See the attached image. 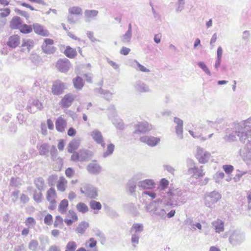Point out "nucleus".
Returning <instances> with one entry per match:
<instances>
[{"label":"nucleus","instance_id":"obj_33","mask_svg":"<svg viewBox=\"0 0 251 251\" xmlns=\"http://www.w3.org/2000/svg\"><path fill=\"white\" fill-rule=\"evenodd\" d=\"M136 176H134L129 180L127 184V189L130 194H133L135 191L136 188Z\"/></svg>","mask_w":251,"mask_h":251},{"label":"nucleus","instance_id":"obj_48","mask_svg":"<svg viewBox=\"0 0 251 251\" xmlns=\"http://www.w3.org/2000/svg\"><path fill=\"white\" fill-rule=\"evenodd\" d=\"M76 207L77 210L82 213H85L89 210L88 206L84 203L81 202L78 203Z\"/></svg>","mask_w":251,"mask_h":251},{"label":"nucleus","instance_id":"obj_52","mask_svg":"<svg viewBox=\"0 0 251 251\" xmlns=\"http://www.w3.org/2000/svg\"><path fill=\"white\" fill-rule=\"evenodd\" d=\"M113 124L118 129L124 128V124L122 120L119 118H114L112 119Z\"/></svg>","mask_w":251,"mask_h":251},{"label":"nucleus","instance_id":"obj_61","mask_svg":"<svg viewBox=\"0 0 251 251\" xmlns=\"http://www.w3.org/2000/svg\"><path fill=\"white\" fill-rule=\"evenodd\" d=\"M22 185L19 178L12 177L10 180V185L14 187H19Z\"/></svg>","mask_w":251,"mask_h":251},{"label":"nucleus","instance_id":"obj_45","mask_svg":"<svg viewBox=\"0 0 251 251\" xmlns=\"http://www.w3.org/2000/svg\"><path fill=\"white\" fill-rule=\"evenodd\" d=\"M115 146L113 144H109L107 146V149L103 153L102 156L106 158L108 156L111 155L114 151Z\"/></svg>","mask_w":251,"mask_h":251},{"label":"nucleus","instance_id":"obj_9","mask_svg":"<svg viewBox=\"0 0 251 251\" xmlns=\"http://www.w3.org/2000/svg\"><path fill=\"white\" fill-rule=\"evenodd\" d=\"M151 128V125L147 122H138L134 126V130L133 133L135 134H144L150 131Z\"/></svg>","mask_w":251,"mask_h":251},{"label":"nucleus","instance_id":"obj_5","mask_svg":"<svg viewBox=\"0 0 251 251\" xmlns=\"http://www.w3.org/2000/svg\"><path fill=\"white\" fill-rule=\"evenodd\" d=\"M244 235L237 230H234L231 233L229 237V242L232 246L240 245L244 241Z\"/></svg>","mask_w":251,"mask_h":251},{"label":"nucleus","instance_id":"obj_30","mask_svg":"<svg viewBox=\"0 0 251 251\" xmlns=\"http://www.w3.org/2000/svg\"><path fill=\"white\" fill-rule=\"evenodd\" d=\"M92 139L96 143H101L103 139L101 132L98 129H94L91 132Z\"/></svg>","mask_w":251,"mask_h":251},{"label":"nucleus","instance_id":"obj_40","mask_svg":"<svg viewBox=\"0 0 251 251\" xmlns=\"http://www.w3.org/2000/svg\"><path fill=\"white\" fill-rule=\"evenodd\" d=\"M64 53L68 57L70 58H73L77 55V52L75 50L69 46L67 47L64 51Z\"/></svg>","mask_w":251,"mask_h":251},{"label":"nucleus","instance_id":"obj_4","mask_svg":"<svg viewBox=\"0 0 251 251\" xmlns=\"http://www.w3.org/2000/svg\"><path fill=\"white\" fill-rule=\"evenodd\" d=\"M93 155V152L88 150H81L78 152H74L71 156V160L73 161H88Z\"/></svg>","mask_w":251,"mask_h":251},{"label":"nucleus","instance_id":"obj_21","mask_svg":"<svg viewBox=\"0 0 251 251\" xmlns=\"http://www.w3.org/2000/svg\"><path fill=\"white\" fill-rule=\"evenodd\" d=\"M134 88L135 90L139 93H148L151 92L149 86L141 80L137 81L135 83Z\"/></svg>","mask_w":251,"mask_h":251},{"label":"nucleus","instance_id":"obj_27","mask_svg":"<svg viewBox=\"0 0 251 251\" xmlns=\"http://www.w3.org/2000/svg\"><path fill=\"white\" fill-rule=\"evenodd\" d=\"M213 227L217 233H220L224 230V223L220 219H217L211 223Z\"/></svg>","mask_w":251,"mask_h":251},{"label":"nucleus","instance_id":"obj_7","mask_svg":"<svg viewBox=\"0 0 251 251\" xmlns=\"http://www.w3.org/2000/svg\"><path fill=\"white\" fill-rule=\"evenodd\" d=\"M195 156L200 163L205 164L209 161L211 154L202 148L198 147L197 148Z\"/></svg>","mask_w":251,"mask_h":251},{"label":"nucleus","instance_id":"obj_28","mask_svg":"<svg viewBox=\"0 0 251 251\" xmlns=\"http://www.w3.org/2000/svg\"><path fill=\"white\" fill-rule=\"evenodd\" d=\"M144 230V225L142 223H134L130 229L131 234H135L140 235Z\"/></svg>","mask_w":251,"mask_h":251},{"label":"nucleus","instance_id":"obj_12","mask_svg":"<svg viewBox=\"0 0 251 251\" xmlns=\"http://www.w3.org/2000/svg\"><path fill=\"white\" fill-rule=\"evenodd\" d=\"M65 89V84L58 80L53 82L51 88V92L54 95L58 96L62 94Z\"/></svg>","mask_w":251,"mask_h":251},{"label":"nucleus","instance_id":"obj_51","mask_svg":"<svg viewBox=\"0 0 251 251\" xmlns=\"http://www.w3.org/2000/svg\"><path fill=\"white\" fill-rule=\"evenodd\" d=\"M76 248V243L75 241H71L67 244L65 251H75Z\"/></svg>","mask_w":251,"mask_h":251},{"label":"nucleus","instance_id":"obj_29","mask_svg":"<svg viewBox=\"0 0 251 251\" xmlns=\"http://www.w3.org/2000/svg\"><path fill=\"white\" fill-rule=\"evenodd\" d=\"M66 125V121L61 117H59L57 119L55 122L56 129L58 131L62 132L65 130Z\"/></svg>","mask_w":251,"mask_h":251},{"label":"nucleus","instance_id":"obj_2","mask_svg":"<svg viewBox=\"0 0 251 251\" xmlns=\"http://www.w3.org/2000/svg\"><path fill=\"white\" fill-rule=\"evenodd\" d=\"M184 192L181 190L175 189L165 192L164 199L169 206L180 205L184 203L187 199Z\"/></svg>","mask_w":251,"mask_h":251},{"label":"nucleus","instance_id":"obj_62","mask_svg":"<svg viewBox=\"0 0 251 251\" xmlns=\"http://www.w3.org/2000/svg\"><path fill=\"white\" fill-rule=\"evenodd\" d=\"M185 1L184 0H178L177 3V7L176 9V12H180L184 8Z\"/></svg>","mask_w":251,"mask_h":251},{"label":"nucleus","instance_id":"obj_24","mask_svg":"<svg viewBox=\"0 0 251 251\" xmlns=\"http://www.w3.org/2000/svg\"><path fill=\"white\" fill-rule=\"evenodd\" d=\"M132 36V31L131 24H129L128 26V29L124 34L121 37L122 42L124 44H128L130 43Z\"/></svg>","mask_w":251,"mask_h":251},{"label":"nucleus","instance_id":"obj_11","mask_svg":"<svg viewBox=\"0 0 251 251\" xmlns=\"http://www.w3.org/2000/svg\"><path fill=\"white\" fill-rule=\"evenodd\" d=\"M53 40L51 39L46 38L41 46L42 51L46 54H53L56 51V48L53 46Z\"/></svg>","mask_w":251,"mask_h":251},{"label":"nucleus","instance_id":"obj_47","mask_svg":"<svg viewBox=\"0 0 251 251\" xmlns=\"http://www.w3.org/2000/svg\"><path fill=\"white\" fill-rule=\"evenodd\" d=\"M68 12L70 14L78 15L82 14V9L79 6H72L69 8Z\"/></svg>","mask_w":251,"mask_h":251},{"label":"nucleus","instance_id":"obj_31","mask_svg":"<svg viewBox=\"0 0 251 251\" xmlns=\"http://www.w3.org/2000/svg\"><path fill=\"white\" fill-rule=\"evenodd\" d=\"M80 145V140L77 139L73 140L68 145L67 147L68 151L69 153H73L75 150H77Z\"/></svg>","mask_w":251,"mask_h":251},{"label":"nucleus","instance_id":"obj_36","mask_svg":"<svg viewBox=\"0 0 251 251\" xmlns=\"http://www.w3.org/2000/svg\"><path fill=\"white\" fill-rule=\"evenodd\" d=\"M73 82L75 88L78 90H80L82 89L84 86V83L81 77L77 76L73 79Z\"/></svg>","mask_w":251,"mask_h":251},{"label":"nucleus","instance_id":"obj_55","mask_svg":"<svg viewBox=\"0 0 251 251\" xmlns=\"http://www.w3.org/2000/svg\"><path fill=\"white\" fill-rule=\"evenodd\" d=\"M131 234V242L132 244L133 247L135 248L137 247V245L139 243L140 235H138V234Z\"/></svg>","mask_w":251,"mask_h":251},{"label":"nucleus","instance_id":"obj_22","mask_svg":"<svg viewBox=\"0 0 251 251\" xmlns=\"http://www.w3.org/2000/svg\"><path fill=\"white\" fill-rule=\"evenodd\" d=\"M32 26L34 31L36 34L43 36H48L49 35V31L43 25L35 23Z\"/></svg>","mask_w":251,"mask_h":251},{"label":"nucleus","instance_id":"obj_42","mask_svg":"<svg viewBox=\"0 0 251 251\" xmlns=\"http://www.w3.org/2000/svg\"><path fill=\"white\" fill-rule=\"evenodd\" d=\"M88 226L89 224L87 222L83 221L79 224L75 231L77 233L82 234L85 231Z\"/></svg>","mask_w":251,"mask_h":251},{"label":"nucleus","instance_id":"obj_14","mask_svg":"<svg viewBox=\"0 0 251 251\" xmlns=\"http://www.w3.org/2000/svg\"><path fill=\"white\" fill-rule=\"evenodd\" d=\"M43 108V104L38 100L34 99L29 102L26 106L27 110L31 113H34L37 110H41Z\"/></svg>","mask_w":251,"mask_h":251},{"label":"nucleus","instance_id":"obj_49","mask_svg":"<svg viewBox=\"0 0 251 251\" xmlns=\"http://www.w3.org/2000/svg\"><path fill=\"white\" fill-rule=\"evenodd\" d=\"M89 205L90 208L94 210H99L101 209L102 207L101 203L99 201L95 200H91L90 201Z\"/></svg>","mask_w":251,"mask_h":251},{"label":"nucleus","instance_id":"obj_41","mask_svg":"<svg viewBox=\"0 0 251 251\" xmlns=\"http://www.w3.org/2000/svg\"><path fill=\"white\" fill-rule=\"evenodd\" d=\"M68 201L67 200L64 199L62 200L59 203L58 206V210L61 214L66 213L68 206Z\"/></svg>","mask_w":251,"mask_h":251},{"label":"nucleus","instance_id":"obj_17","mask_svg":"<svg viewBox=\"0 0 251 251\" xmlns=\"http://www.w3.org/2000/svg\"><path fill=\"white\" fill-rule=\"evenodd\" d=\"M140 140L149 146L154 147L159 143L160 139L154 136H144L140 138Z\"/></svg>","mask_w":251,"mask_h":251},{"label":"nucleus","instance_id":"obj_19","mask_svg":"<svg viewBox=\"0 0 251 251\" xmlns=\"http://www.w3.org/2000/svg\"><path fill=\"white\" fill-rule=\"evenodd\" d=\"M87 171L93 175H97L102 171L100 165L97 163L91 162L88 164L86 167Z\"/></svg>","mask_w":251,"mask_h":251},{"label":"nucleus","instance_id":"obj_25","mask_svg":"<svg viewBox=\"0 0 251 251\" xmlns=\"http://www.w3.org/2000/svg\"><path fill=\"white\" fill-rule=\"evenodd\" d=\"M39 153L41 156H44L46 157L49 156L50 151V147L48 143H43L39 147H37Z\"/></svg>","mask_w":251,"mask_h":251},{"label":"nucleus","instance_id":"obj_20","mask_svg":"<svg viewBox=\"0 0 251 251\" xmlns=\"http://www.w3.org/2000/svg\"><path fill=\"white\" fill-rule=\"evenodd\" d=\"M174 121L176 124V126L175 127L176 135L179 139H182L183 138V122L177 117H175Z\"/></svg>","mask_w":251,"mask_h":251},{"label":"nucleus","instance_id":"obj_37","mask_svg":"<svg viewBox=\"0 0 251 251\" xmlns=\"http://www.w3.org/2000/svg\"><path fill=\"white\" fill-rule=\"evenodd\" d=\"M237 126L240 127L241 129H250L251 127V117L246 120L243 121L240 123L238 124Z\"/></svg>","mask_w":251,"mask_h":251},{"label":"nucleus","instance_id":"obj_64","mask_svg":"<svg viewBox=\"0 0 251 251\" xmlns=\"http://www.w3.org/2000/svg\"><path fill=\"white\" fill-rule=\"evenodd\" d=\"M225 174L223 172H217L214 176V178L216 183H219L221 180L224 178Z\"/></svg>","mask_w":251,"mask_h":251},{"label":"nucleus","instance_id":"obj_57","mask_svg":"<svg viewBox=\"0 0 251 251\" xmlns=\"http://www.w3.org/2000/svg\"><path fill=\"white\" fill-rule=\"evenodd\" d=\"M33 199L37 203H40L42 201L43 195L41 192L34 191L33 194Z\"/></svg>","mask_w":251,"mask_h":251},{"label":"nucleus","instance_id":"obj_38","mask_svg":"<svg viewBox=\"0 0 251 251\" xmlns=\"http://www.w3.org/2000/svg\"><path fill=\"white\" fill-rule=\"evenodd\" d=\"M57 194L55 190L53 188H50L47 192V200L48 201L56 200Z\"/></svg>","mask_w":251,"mask_h":251},{"label":"nucleus","instance_id":"obj_54","mask_svg":"<svg viewBox=\"0 0 251 251\" xmlns=\"http://www.w3.org/2000/svg\"><path fill=\"white\" fill-rule=\"evenodd\" d=\"M186 224L190 226H191V228L196 229V227H197L199 229H201V225L200 223H197L196 224H194L193 221L191 219H188L185 221Z\"/></svg>","mask_w":251,"mask_h":251},{"label":"nucleus","instance_id":"obj_44","mask_svg":"<svg viewBox=\"0 0 251 251\" xmlns=\"http://www.w3.org/2000/svg\"><path fill=\"white\" fill-rule=\"evenodd\" d=\"M34 46V42L33 40L30 39H24L22 44L23 48L26 47L27 51L29 52L30 50L32 49Z\"/></svg>","mask_w":251,"mask_h":251},{"label":"nucleus","instance_id":"obj_10","mask_svg":"<svg viewBox=\"0 0 251 251\" xmlns=\"http://www.w3.org/2000/svg\"><path fill=\"white\" fill-rule=\"evenodd\" d=\"M80 192L91 199H95L98 196V190L95 187L86 184L80 189Z\"/></svg>","mask_w":251,"mask_h":251},{"label":"nucleus","instance_id":"obj_34","mask_svg":"<svg viewBox=\"0 0 251 251\" xmlns=\"http://www.w3.org/2000/svg\"><path fill=\"white\" fill-rule=\"evenodd\" d=\"M22 24V21L20 17L18 16L14 17L10 23V26L13 29H19Z\"/></svg>","mask_w":251,"mask_h":251},{"label":"nucleus","instance_id":"obj_53","mask_svg":"<svg viewBox=\"0 0 251 251\" xmlns=\"http://www.w3.org/2000/svg\"><path fill=\"white\" fill-rule=\"evenodd\" d=\"M19 29L21 32L24 33H29L31 32L32 31V28L31 26L26 24H21L20 28Z\"/></svg>","mask_w":251,"mask_h":251},{"label":"nucleus","instance_id":"obj_23","mask_svg":"<svg viewBox=\"0 0 251 251\" xmlns=\"http://www.w3.org/2000/svg\"><path fill=\"white\" fill-rule=\"evenodd\" d=\"M20 37L18 35H13L10 36L6 43L7 45L13 49H15L20 44Z\"/></svg>","mask_w":251,"mask_h":251},{"label":"nucleus","instance_id":"obj_59","mask_svg":"<svg viewBox=\"0 0 251 251\" xmlns=\"http://www.w3.org/2000/svg\"><path fill=\"white\" fill-rule=\"evenodd\" d=\"M198 66L201 68L207 75H211V74L207 66L203 62H199L197 63Z\"/></svg>","mask_w":251,"mask_h":251},{"label":"nucleus","instance_id":"obj_15","mask_svg":"<svg viewBox=\"0 0 251 251\" xmlns=\"http://www.w3.org/2000/svg\"><path fill=\"white\" fill-rule=\"evenodd\" d=\"M71 66L70 62L67 58L59 59L56 62V68L62 73H66L68 71Z\"/></svg>","mask_w":251,"mask_h":251},{"label":"nucleus","instance_id":"obj_39","mask_svg":"<svg viewBox=\"0 0 251 251\" xmlns=\"http://www.w3.org/2000/svg\"><path fill=\"white\" fill-rule=\"evenodd\" d=\"M96 91L99 94L103 95V98L106 100H109L112 98L113 94L108 90L100 88L96 90Z\"/></svg>","mask_w":251,"mask_h":251},{"label":"nucleus","instance_id":"obj_58","mask_svg":"<svg viewBox=\"0 0 251 251\" xmlns=\"http://www.w3.org/2000/svg\"><path fill=\"white\" fill-rule=\"evenodd\" d=\"M50 153L52 160H55L57 157L58 151L55 146L52 145L50 149Z\"/></svg>","mask_w":251,"mask_h":251},{"label":"nucleus","instance_id":"obj_50","mask_svg":"<svg viewBox=\"0 0 251 251\" xmlns=\"http://www.w3.org/2000/svg\"><path fill=\"white\" fill-rule=\"evenodd\" d=\"M39 243L37 240L35 239L31 240L28 244V248L32 251H38Z\"/></svg>","mask_w":251,"mask_h":251},{"label":"nucleus","instance_id":"obj_43","mask_svg":"<svg viewBox=\"0 0 251 251\" xmlns=\"http://www.w3.org/2000/svg\"><path fill=\"white\" fill-rule=\"evenodd\" d=\"M132 66L138 71L146 73L150 72V70L142 65L140 64L137 61L135 60L133 62Z\"/></svg>","mask_w":251,"mask_h":251},{"label":"nucleus","instance_id":"obj_6","mask_svg":"<svg viewBox=\"0 0 251 251\" xmlns=\"http://www.w3.org/2000/svg\"><path fill=\"white\" fill-rule=\"evenodd\" d=\"M221 198V194L219 192L214 191L205 196L204 200L205 204L207 207L211 208Z\"/></svg>","mask_w":251,"mask_h":251},{"label":"nucleus","instance_id":"obj_13","mask_svg":"<svg viewBox=\"0 0 251 251\" xmlns=\"http://www.w3.org/2000/svg\"><path fill=\"white\" fill-rule=\"evenodd\" d=\"M240 155L247 164H251V144H247L240 150Z\"/></svg>","mask_w":251,"mask_h":251},{"label":"nucleus","instance_id":"obj_8","mask_svg":"<svg viewBox=\"0 0 251 251\" xmlns=\"http://www.w3.org/2000/svg\"><path fill=\"white\" fill-rule=\"evenodd\" d=\"M235 128L236 133L241 142L245 143L246 141L251 142V129L248 130L241 129L240 127L237 126Z\"/></svg>","mask_w":251,"mask_h":251},{"label":"nucleus","instance_id":"obj_18","mask_svg":"<svg viewBox=\"0 0 251 251\" xmlns=\"http://www.w3.org/2000/svg\"><path fill=\"white\" fill-rule=\"evenodd\" d=\"M143 194L148 195L152 199L156 198V200H160L165 197V195H164L165 194V192H164L163 189L161 190V191L156 190L155 191H145L143 192Z\"/></svg>","mask_w":251,"mask_h":251},{"label":"nucleus","instance_id":"obj_1","mask_svg":"<svg viewBox=\"0 0 251 251\" xmlns=\"http://www.w3.org/2000/svg\"><path fill=\"white\" fill-rule=\"evenodd\" d=\"M164 199V198L150 202L145 206L146 210L152 215L165 219L166 217V212L169 210L170 206L168 205Z\"/></svg>","mask_w":251,"mask_h":251},{"label":"nucleus","instance_id":"obj_35","mask_svg":"<svg viewBox=\"0 0 251 251\" xmlns=\"http://www.w3.org/2000/svg\"><path fill=\"white\" fill-rule=\"evenodd\" d=\"M67 184V181L66 179L63 176L60 177L56 185L57 190L61 192H64L66 190Z\"/></svg>","mask_w":251,"mask_h":251},{"label":"nucleus","instance_id":"obj_3","mask_svg":"<svg viewBox=\"0 0 251 251\" xmlns=\"http://www.w3.org/2000/svg\"><path fill=\"white\" fill-rule=\"evenodd\" d=\"M186 166L188 174L192 177L198 179L204 176L205 173L203 171V167L201 166L199 168L196 166L195 162L193 160L187 158L186 159Z\"/></svg>","mask_w":251,"mask_h":251},{"label":"nucleus","instance_id":"obj_63","mask_svg":"<svg viewBox=\"0 0 251 251\" xmlns=\"http://www.w3.org/2000/svg\"><path fill=\"white\" fill-rule=\"evenodd\" d=\"M168 184H169V181L168 180H167L165 178L162 179L160 181V186L158 188V190L161 191V190L163 189V190H164V192H167L166 191V188L167 186L168 185Z\"/></svg>","mask_w":251,"mask_h":251},{"label":"nucleus","instance_id":"obj_32","mask_svg":"<svg viewBox=\"0 0 251 251\" xmlns=\"http://www.w3.org/2000/svg\"><path fill=\"white\" fill-rule=\"evenodd\" d=\"M99 11L96 10H86L84 11V17L86 21L89 22L97 16Z\"/></svg>","mask_w":251,"mask_h":251},{"label":"nucleus","instance_id":"obj_56","mask_svg":"<svg viewBox=\"0 0 251 251\" xmlns=\"http://www.w3.org/2000/svg\"><path fill=\"white\" fill-rule=\"evenodd\" d=\"M29 59L31 60V61L35 65H38L41 61L40 56L35 53L31 54L29 57Z\"/></svg>","mask_w":251,"mask_h":251},{"label":"nucleus","instance_id":"obj_46","mask_svg":"<svg viewBox=\"0 0 251 251\" xmlns=\"http://www.w3.org/2000/svg\"><path fill=\"white\" fill-rule=\"evenodd\" d=\"M34 183L37 188L41 191L44 189L45 186V181L43 178L40 177L34 180Z\"/></svg>","mask_w":251,"mask_h":251},{"label":"nucleus","instance_id":"obj_26","mask_svg":"<svg viewBox=\"0 0 251 251\" xmlns=\"http://www.w3.org/2000/svg\"><path fill=\"white\" fill-rule=\"evenodd\" d=\"M137 185L143 189H151L154 187V183L151 179H145L139 181Z\"/></svg>","mask_w":251,"mask_h":251},{"label":"nucleus","instance_id":"obj_60","mask_svg":"<svg viewBox=\"0 0 251 251\" xmlns=\"http://www.w3.org/2000/svg\"><path fill=\"white\" fill-rule=\"evenodd\" d=\"M0 18H5L10 14L11 10L9 8L0 9Z\"/></svg>","mask_w":251,"mask_h":251},{"label":"nucleus","instance_id":"obj_16","mask_svg":"<svg viewBox=\"0 0 251 251\" xmlns=\"http://www.w3.org/2000/svg\"><path fill=\"white\" fill-rule=\"evenodd\" d=\"M75 97L72 94L65 95L59 102V105L63 108L69 107L75 100Z\"/></svg>","mask_w":251,"mask_h":251}]
</instances>
